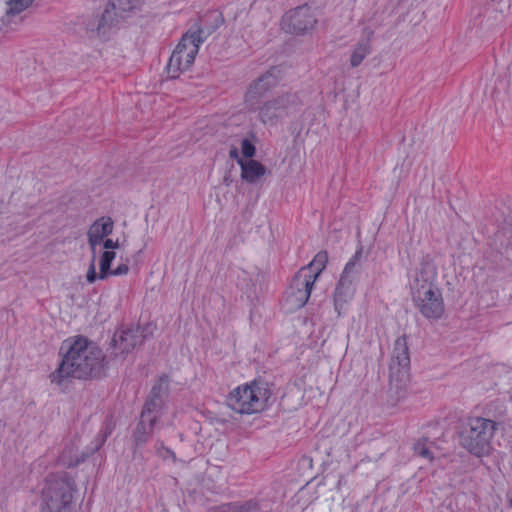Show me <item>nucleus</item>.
I'll return each instance as SVG.
<instances>
[{
    "mask_svg": "<svg viewBox=\"0 0 512 512\" xmlns=\"http://www.w3.org/2000/svg\"><path fill=\"white\" fill-rule=\"evenodd\" d=\"M116 253L114 251H104L100 258V272L98 279L104 280L110 276L111 264L115 259Z\"/></svg>",
    "mask_w": 512,
    "mask_h": 512,
    "instance_id": "a878e982",
    "label": "nucleus"
},
{
    "mask_svg": "<svg viewBox=\"0 0 512 512\" xmlns=\"http://www.w3.org/2000/svg\"><path fill=\"white\" fill-rule=\"evenodd\" d=\"M208 512H260V506L254 500L237 501L214 507Z\"/></svg>",
    "mask_w": 512,
    "mask_h": 512,
    "instance_id": "a211bd4d",
    "label": "nucleus"
},
{
    "mask_svg": "<svg viewBox=\"0 0 512 512\" xmlns=\"http://www.w3.org/2000/svg\"><path fill=\"white\" fill-rule=\"evenodd\" d=\"M315 276L307 273V269H300L293 277L288 289L311 291L315 283Z\"/></svg>",
    "mask_w": 512,
    "mask_h": 512,
    "instance_id": "4be33fe9",
    "label": "nucleus"
},
{
    "mask_svg": "<svg viewBox=\"0 0 512 512\" xmlns=\"http://www.w3.org/2000/svg\"><path fill=\"white\" fill-rule=\"evenodd\" d=\"M411 296L415 307L424 318L438 320L444 315V299L437 286L411 288Z\"/></svg>",
    "mask_w": 512,
    "mask_h": 512,
    "instance_id": "0eeeda50",
    "label": "nucleus"
},
{
    "mask_svg": "<svg viewBox=\"0 0 512 512\" xmlns=\"http://www.w3.org/2000/svg\"><path fill=\"white\" fill-rule=\"evenodd\" d=\"M112 432V428L106 424L104 428L101 429V431L98 433L94 440V447L92 448V452L98 451L103 444L106 442L107 438L110 436Z\"/></svg>",
    "mask_w": 512,
    "mask_h": 512,
    "instance_id": "bb28decb",
    "label": "nucleus"
},
{
    "mask_svg": "<svg viewBox=\"0 0 512 512\" xmlns=\"http://www.w3.org/2000/svg\"><path fill=\"white\" fill-rule=\"evenodd\" d=\"M410 381V354L406 335L398 337L389 364V391L403 397Z\"/></svg>",
    "mask_w": 512,
    "mask_h": 512,
    "instance_id": "39448f33",
    "label": "nucleus"
},
{
    "mask_svg": "<svg viewBox=\"0 0 512 512\" xmlns=\"http://www.w3.org/2000/svg\"><path fill=\"white\" fill-rule=\"evenodd\" d=\"M41 498V512H62L73 498L69 475L58 473L47 476Z\"/></svg>",
    "mask_w": 512,
    "mask_h": 512,
    "instance_id": "423d86ee",
    "label": "nucleus"
},
{
    "mask_svg": "<svg viewBox=\"0 0 512 512\" xmlns=\"http://www.w3.org/2000/svg\"><path fill=\"white\" fill-rule=\"evenodd\" d=\"M497 423L491 419L473 417L460 433V444L471 454L481 457L492 449L491 440L497 429Z\"/></svg>",
    "mask_w": 512,
    "mask_h": 512,
    "instance_id": "20e7f679",
    "label": "nucleus"
},
{
    "mask_svg": "<svg viewBox=\"0 0 512 512\" xmlns=\"http://www.w3.org/2000/svg\"><path fill=\"white\" fill-rule=\"evenodd\" d=\"M362 256V249L360 248L355 252L353 257L347 262L338 284L334 291V306L335 310L340 315V310L344 304L353 294L352 284L355 280V276L358 273V262Z\"/></svg>",
    "mask_w": 512,
    "mask_h": 512,
    "instance_id": "9b49d317",
    "label": "nucleus"
},
{
    "mask_svg": "<svg viewBox=\"0 0 512 512\" xmlns=\"http://www.w3.org/2000/svg\"><path fill=\"white\" fill-rule=\"evenodd\" d=\"M103 247L106 249V251H109V249H116L119 247L118 241H113L112 239H106L103 241Z\"/></svg>",
    "mask_w": 512,
    "mask_h": 512,
    "instance_id": "2f4dec72",
    "label": "nucleus"
},
{
    "mask_svg": "<svg viewBox=\"0 0 512 512\" xmlns=\"http://www.w3.org/2000/svg\"><path fill=\"white\" fill-rule=\"evenodd\" d=\"M159 421L158 415H145L143 412L140 414L139 422L132 432V449L135 453L139 448H142L152 437L156 423Z\"/></svg>",
    "mask_w": 512,
    "mask_h": 512,
    "instance_id": "4468645a",
    "label": "nucleus"
},
{
    "mask_svg": "<svg viewBox=\"0 0 512 512\" xmlns=\"http://www.w3.org/2000/svg\"><path fill=\"white\" fill-rule=\"evenodd\" d=\"M311 291L309 290H292L286 291V301L291 305L292 309L302 308L309 300Z\"/></svg>",
    "mask_w": 512,
    "mask_h": 512,
    "instance_id": "b1692460",
    "label": "nucleus"
},
{
    "mask_svg": "<svg viewBox=\"0 0 512 512\" xmlns=\"http://www.w3.org/2000/svg\"><path fill=\"white\" fill-rule=\"evenodd\" d=\"M373 35V31H369L368 37L360 40L350 57V65L355 68L358 67L367 55L371 52L370 37Z\"/></svg>",
    "mask_w": 512,
    "mask_h": 512,
    "instance_id": "412c9836",
    "label": "nucleus"
},
{
    "mask_svg": "<svg viewBox=\"0 0 512 512\" xmlns=\"http://www.w3.org/2000/svg\"><path fill=\"white\" fill-rule=\"evenodd\" d=\"M280 72V68L274 66L259 77V80H264L263 82H261V84L262 87L265 88L267 92L278 84L280 80Z\"/></svg>",
    "mask_w": 512,
    "mask_h": 512,
    "instance_id": "393cba45",
    "label": "nucleus"
},
{
    "mask_svg": "<svg viewBox=\"0 0 512 512\" xmlns=\"http://www.w3.org/2000/svg\"><path fill=\"white\" fill-rule=\"evenodd\" d=\"M437 277V266L434 257L431 254H425L421 257L419 267L416 269L415 276L410 284V288L428 287L434 285Z\"/></svg>",
    "mask_w": 512,
    "mask_h": 512,
    "instance_id": "2eb2a0df",
    "label": "nucleus"
},
{
    "mask_svg": "<svg viewBox=\"0 0 512 512\" xmlns=\"http://www.w3.org/2000/svg\"><path fill=\"white\" fill-rule=\"evenodd\" d=\"M34 0H14L13 1V4L15 5L14 6V10L16 11H19L21 10L23 7H25L27 4L29 3H32Z\"/></svg>",
    "mask_w": 512,
    "mask_h": 512,
    "instance_id": "473e14b6",
    "label": "nucleus"
},
{
    "mask_svg": "<svg viewBox=\"0 0 512 512\" xmlns=\"http://www.w3.org/2000/svg\"><path fill=\"white\" fill-rule=\"evenodd\" d=\"M221 16L215 12L201 19V26L188 30L180 39L167 64L170 78H177L183 71L188 70L194 63L200 45L211 32L218 27Z\"/></svg>",
    "mask_w": 512,
    "mask_h": 512,
    "instance_id": "f03ea898",
    "label": "nucleus"
},
{
    "mask_svg": "<svg viewBox=\"0 0 512 512\" xmlns=\"http://www.w3.org/2000/svg\"><path fill=\"white\" fill-rule=\"evenodd\" d=\"M144 0H110L102 13L98 25V34H105L112 27L117 26L128 17V13L138 9Z\"/></svg>",
    "mask_w": 512,
    "mask_h": 512,
    "instance_id": "9d476101",
    "label": "nucleus"
},
{
    "mask_svg": "<svg viewBox=\"0 0 512 512\" xmlns=\"http://www.w3.org/2000/svg\"><path fill=\"white\" fill-rule=\"evenodd\" d=\"M510 505L512 507V492L510 493Z\"/></svg>",
    "mask_w": 512,
    "mask_h": 512,
    "instance_id": "e433bc0d",
    "label": "nucleus"
},
{
    "mask_svg": "<svg viewBox=\"0 0 512 512\" xmlns=\"http://www.w3.org/2000/svg\"><path fill=\"white\" fill-rule=\"evenodd\" d=\"M128 271H129V267L127 264H120L114 270H110V275H113V276L125 275L128 273Z\"/></svg>",
    "mask_w": 512,
    "mask_h": 512,
    "instance_id": "c756f323",
    "label": "nucleus"
},
{
    "mask_svg": "<svg viewBox=\"0 0 512 512\" xmlns=\"http://www.w3.org/2000/svg\"><path fill=\"white\" fill-rule=\"evenodd\" d=\"M317 19L308 5L290 10L282 19L283 29L293 34H304L314 28Z\"/></svg>",
    "mask_w": 512,
    "mask_h": 512,
    "instance_id": "f8f14e48",
    "label": "nucleus"
},
{
    "mask_svg": "<svg viewBox=\"0 0 512 512\" xmlns=\"http://www.w3.org/2000/svg\"><path fill=\"white\" fill-rule=\"evenodd\" d=\"M155 447H156L157 453H158L161 457L166 458V456L163 454V452H164V450H165V448H166V447L164 446V443H163V442L158 441V442L156 443V446H155Z\"/></svg>",
    "mask_w": 512,
    "mask_h": 512,
    "instance_id": "f704fd0d",
    "label": "nucleus"
},
{
    "mask_svg": "<svg viewBox=\"0 0 512 512\" xmlns=\"http://www.w3.org/2000/svg\"><path fill=\"white\" fill-rule=\"evenodd\" d=\"M170 379L163 374L152 386L151 391L143 405L142 411L145 415H158L165 406L169 394Z\"/></svg>",
    "mask_w": 512,
    "mask_h": 512,
    "instance_id": "ddd939ff",
    "label": "nucleus"
},
{
    "mask_svg": "<svg viewBox=\"0 0 512 512\" xmlns=\"http://www.w3.org/2000/svg\"><path fill=\"white\" fill-rule=\"evenodd\" d=\"M151 332L149 326H129L118 329L111 340L110 348L113 349L114 358L125 357L132 352L137 346L143 344Z\"/></svg>",
    "mask_w": 512,
    "mask_h": 512,
    "instance_id": "1a4fd4ad",
    "label": "nucleus"
},
{
    "mask_svg": "<svg viewBox=\"0 0 512 512\" xmlns=\"http://www.w3.org/2000/svg\"><path fill=\"white\" fill-rule=\"evenodd\" d=\"M98 278V274L95 269V253H93V257L89 266V269L86 274V280L88 283H93Z\"/></svg>",
    "mask_w": 512,
    "mask_h": 512,
    "instance_id": "c85d7f7f",
    "label": "nucleus"
},
{
    "mask_svg": "<svg viewBox=\"0 0 512 512\" xmlns=\"http://www.w3.org/2000/svg\"><path fill=\"white\" fill-rule=\"evenodd\" d=\"M300 105L299 98L295 93H284L275 98L267 100L259 105V120L263 124L276 125L280 120L288 117Z\"/></svg>",
    "mask_w": 512,
    "mask_h": 512,
    "instance_id": "6e6552de",
    "label": "nucleus"
},
{
    "mask_svg": "<svg viewBox=\"0 0 512 512\" xmlns=\"http://www.w3.org/2000/svg\"><path fill=\"white\" fill-rule=\"evenodd\" d=\"M163 454H164L166 457H167V456L172 457L174 460H175V458H176L175 453H174L171 449H169V448H165V450H164Z\"/></svg>",
    "mask_w": 512,
    "mask_h": 512,
    "instance_id": "c9c22d12",
    "label": "nucleus"
},
{
    "mask_svg": "<svg viewBox=\"0 0 512 512\" xmlns=\"http://www.w3.org/2000/svg\"><path fill=\"white\" fill-rule=\"evenodd\" d=\"M59 354L61 362L49 379L61 388L70 378L86 380L100 377L108 363L101 348L83 335L64 340Z\"/></svg>",
    "mask_w": 512,
    "mask_h": 512,
    "instance_id": "f257e3e1",
    "label": "nucleus"
},
{
    "mask_svg": "<svg viewBox=\"0 0 512 512\" xmlns=\"http://www.w3.org/2000/svg\"><path fill=\"white\" fill-rule=\"evenodd\" d=\"M264 80H255L248 88L245 95V104L249 111H256L259 108L260 99L267 93L262 87L261 82Z\"/></svg>",
    "mask_w": 512,
    "mask_h": 512,
    "instance_id": "6ab92c4d",
    "label": "nucleus"
},
{
    "mask_svg": "<svg viewBox=\"0 0 512 512\" xmlns=\"http://www.w3.org/2000/svg\"><path fill=\"white\" fill-rule=\"evenodd\" d=\"M327 262V252L320 251L307 266L302 267L301 269H307V273L311 274V276H315V280H317L321 272L325 269Z\"/></svg>",
    "mask_w": 512,
    "mask_h": 512,
    "instance_id": "5701e85b",
    "label": "nucleus"
},
{
    "mask_svg": "<svg viewBox=\"0 0 512 512\" xmlns=\"http://www.w3.org/2000/svg\"><path fill=\"white\" fill-rule=\"evenodd\" d=\"M438 449L439 448L436 446V443L434 441H430L427 437H422L413 444L414 454L427 459L429 462H432L435 459L436 456L434 450Z\"/></svg>",
    "mask_w": 512,
    "mask_h": 512,
    "instance_id": "aec40b11",
    "label": "nucleus"
},
{
    "mask_svg": "<svg viewBox=\"0 0 512 512\" xmlns=\"http://www.w3.org/2000/svg\"><path fill=\"white\" fill-rule=\"evenodd\" d=\"M13 1H14V0H9V1L7 2V5H8V9L6 10V15H7V16H14V15H17V14L21 13L23 10H25L27 7H29V5L31 4V3H29V4H27L25 7H23L21 10L16 11V10H14V9H13V8H14V6H15V5L13 4Z\"/></svg>",
    "mask_w": 512,
    "mask_h": 512,
    "instance_id": "7c9ffc66",
    "label": "nucleus"
},
{
    "mask_svg": "<svg viewBox=\"0 0 512 512\" xmlns=\"http://www.w3.org/2000/svg\"><path fill=\"white\" fill-rule=\"evenodd\" d=\"M272 389L268 382L255 379L234 388L227 396L230 409L239 414L260 413L270 406Z\"/></svg>",
    "mask_w": 512,
    "mask_h": 512,
    "instance_id": "7ed1b4c3",
    "label": "nucleus"
},
{
    "mask_svg": "<svg viewBox=\"0 0 512 512\" xmlns=\"http://www.w3.org/2000/svg\"><path fill=\"white\" fill-rule=\"evenodd\" d=\"M113 227L114 223L110 217H101L90 226L87 236L93 253H95L96 245L113 232Z\"/></svg>",
    "mask_w": 512,
    "mask_h": 512,
    "instance_id": "dca6fc26",
    "label": "nucleus"
},
{
    "mask_svg": "<svg viewBox=\"0 0 512 512\" xmlns=\"http://www.w3.org/2000/svg\"><path fill=\"white\" fill-rule=\"evenodd\" d=\"M241 152H242L243 157L250 160L256 153L255 145L248 138H244L241 141Z\"/></svg>",
    "mask_w": 512,
    "mask_h": 512,
    "instance_id": "cd10ccee",
    "label": "nucleus"
},
{
    "mask_svg": "<svg viewBox=\"0 0 512 512\" xmlns=\"http://www.w3.org/2000/svg\"><path fill=\"white\" fill-rule=\"evenodd\" d=\"M229 156H230V158L235 159L237 162L239 160H243L242 158L239 157V152H238V149L236 147H232L230 149Z\"/></svg>",
    "mask_w": 512,
    "mask_h": 512,
    "instance_id": "72a5a7b5",
    "label": "nucleus"
},
{
    "mask_svg": "<svg viewBox=\"0 0 512 512\" xmlns=\"http://www.w3.org/2000/svg\"><path fill=\"white\" fill-rule=\"evenodd\" d=\"M241 178L248 183H255L266 173V167L257 160H239Z\"/></svg>",
    "mask_w": 512,
    "mask_h": 512,
    "instance_id": "f3484780",
    "label": "nucleus"
}]
</instances>
